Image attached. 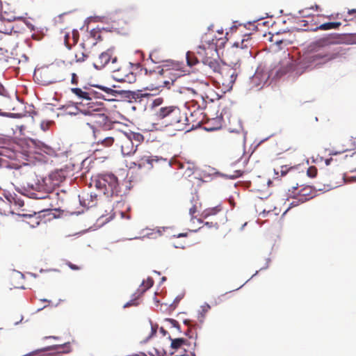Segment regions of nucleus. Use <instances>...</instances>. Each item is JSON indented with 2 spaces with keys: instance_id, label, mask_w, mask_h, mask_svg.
<instances>
[{
  "instance_id": "1",
  "label": "nucleus",
  "mask_w": 356,
  "mask_h": 356,
  "mask_svg": "<svg viewBox=\"0 0 356 356\" xmlns=\"http://www.w3.org/2000/svg\"><path fill=\"white\" fill-rule=\"evenodd\" d=\"M93 182L95 188L108 197L118 195L120 192L118 178L113 173L99 175Z\"/></svg>"
},
{
  "instance_id": "2",
  "label": "nucleus",
  "mask_w": 356,
  "mask_h": 356,
  "mask_svg": "<svg viewBox=\"0 0 356 356\" xmlns=\"http://www.w3.org/2000/svg\"><path fill=\"white\" fill-rule=\"evenodd\" d=\"M90 86L99 88L113 97H119L122 100L127 101L129 103L136 102L145 96V94L140 93V90L131 91L129 90H114L112 88L106 87L99 84H90Z\"/></svg>"
},
{
  "instance_id": "3",
  "label": "nucleus",
  "mask_w": 356,
  "mask_h": 356,
  "mask_svg": "<svg viewBox=\"0 0 356 356\" xmlns=\"http://www.w3.org/2000/svg\"><path fill=\"white\" fill-rule=\"evenodd\" d=\"M337 58L336 54H328L327 52H317L309 56L307 59L311 66H318L326 63L327 61Z\"/></svg>"
},
{
  "instance_id": "4",
  "label": "nucleus",
  "mask_w": 356,
  "mask_h": 356,
  "mask_svg": "<svg viewBox=\"0 0 356 356\" xmlns=\"http://www.w3.org/2000/svg\"><path fill=\"white\" fill-rule=\"evenodd\" d=\"M167 163L168 166H171V161H168L167 159L159 157L157 156H144L138 161V168H146L151 170L154 167V163Z\"/></svg>"
},
{
  "instance_id": "5",
  "label": "nucleus",
  "mask_w": 356,
  "mask_h": 356,
  "mask_svg": "<svg viewBox=\"0 0 356 356\" xmlns=\"http://www.w3.org/2000/svg\"><path fill=\"white\" fill-rule=\"evenodd\" d=\"M156 115L159 119L174 116L176 117L175 122H180L181 121L179 109L173 106L161 107L156 112Z\"/></svg>"
},
{
  "instance_id": "6",
  "label": "nucleus",
  "mask_w": 356,
  "mask_h": 356,
  "mask_svg": "<svg viewBox=\"0 0 356 356\" xmlns=\"http://www.w3.org/2000/svg\"><path fill=\"white\" fill-rule=\"evenodd\" d=\"M54 175H51L49 178H42L38 180L35 184H31L30 187L38 193H44L48 194L51 192V180Z\"/></svg>"
},
{
  "instance_id": "7",
  "label": "nucleus",
  "mask_w": 356,
  "mask_h": 356,
  "mask_svg": "<svg viewBox=\"0 0 356 356\" xmlns=\"http://www.w3.org/2000/svg\"><path fill=\"white\" fill-rule=\"evenodd\" d=\"M296 65L293 60L290 58L283 60L281 67L276 71L275 76L281 77L289 72L295 70Z\"/></svg>"
},
{
  "instance_id": "8",
  "label": "nucleus",
  "mask_w": 356,
  "mask_h": 356,
  "mask_svg": "<svg viewBox=\"0 0 356 356\" xmlns=\"http://www.w3.org/2000/svg\"><path fill=\"white\" fill-rule=\"evenodd\" d=\"M81 103H75L74 111H70L67 112V115H76L78 113H81L84 115H88L93 117L95 113V111L99 110L101 107L93 108V106H88V108L86 109H81L78 107L79 104Z\"/></svg>"
},
{
  "instance_id": "9",
  "label": "nucleus",
  "mask_w": 356,
  "mask_h": 356,
  "mask_svg": "<svg viewBox=\"0 0 356 356\" xmlns=\"http://www.w3.org/2000/svg\"><path fill=\"white\" fill-rule=\"evenodd\" d=\"M240 63L239 60L233 63V66L231 69L227 71V75L229 76L228 86L229 88H232L233 84L235 83L236 78L239 72Z\"/></svg>"
},
{
  "instance_id": "10",
  "label": "nucleus",
  "mask_w": 356,
  "mask_h": 356,
  "mask_svg": "<svg viewBox=\"0 0 356 356\" xmlns=\"http://www.w3.org/2000/svg\"><path fill=\"white\" fill-rule=\"evenodd\" d=\"M223 118H227L229 120V122L231 124L232 120H231V114L227 108H223L220 116L217 118L215 120L218 122V125L215 127H206L204 129L208 131H212L214 130L219 129L221 127V122L223 119Z\"/></svg>"
},
{
  "instance_id": "11",
  "label": "nucleus",
  "mask_w": 356,
  "mask_h": 356,
  "mask_svg": "<svg viewBox=\"0 0 356 356\" xmlns=\"http://www.w3.org/2000/svg\"><path fill=\"white\" fill-rule=\"evenodd\" d=\"M250 41L249 39H243L240 42H235L232 44V48H236L237 54H241V51L245 50V54L251 55V51L248 49Z\"/></svg>"
},
{
  "instance_id": "12",
  "label": "nucleus",
  "mask_w": 356,
  "mask_h": 356,
  "mask_svg": "<svg viewBox=\"0 0 356 356\" xmlns=\"http://www.w3.org/2000/svg\"><path fill=\"white\" fill-rule=\"evenodd\" d=\"M202 63L205 65H208L213 72H218L219 70V63L214 58L206 56L202 58Z\"/></svg>"
},
{
  "instance_id": "13",
  "label": "nucleus",
  "mask_w": 356,
  "mask_h": 356,
  "mask_svg": "<svg viewBox=\"0 0 356 356\" xmlns=\"http://www.w3.org/2000/svg\"><path fill=\"white\" fill-rule=\"evenodd\" d=\"M93 120L95 123L99 125H105L108 122V116L104 113H95L92 117Z\"/></svg>"
},
{
  "instance_id": "14",
  "label": "nucleus",
  "mask_w": 356,
  "mask_h": 356,
  "mask_svg": "<svg viewBox=\"0 0 356 356\" xmlns=\"http://www.w3.org/2000/svg\"><path fill=\"white\" fill-rule=\"evenodd\" d=\"M168 339L171 341V348L175 350L179 349L181 346L186 344L187 342V340L184 338L172 339L170 335Z\"/></svg>"
},
{
  "instance_id": "15",
  "label": "nucleus",
  "mask_w": 356,
  "mask_h": 356,
  "mask_svg": "<svg viewBox=\"0 0 356 356\" xmlns=\"http://www.w3.org/2000/svg\"><path fill=\"white\" fill-rule=\"evenodd\" d=\"M71 91L73 94L76 95L78 97L86 99V100H91L92 97L90 96V92H87L85 91H83L79 88H71Z\"/></svg>"
},
{
  "instance_id": "16",
  "label": "nucleus",
  "mask_w": 356,
  "mask_h": 356,
  "mask_svg": "<svg viewBox=\"0 0 356 356\" xmlns=\"http://www.w3.org/2000/svg\"><path fill=\"white\" fill-rule=\"evenodd\" d=\"M341 23L339 22H330L321 24L317 29L321 30L337 29Z\"/></svg>"
},
{
  "instance_id": "17",
  "label": "nucleus",
  "mask_w": 356,
  "mask_h": 356,
  "mask_svg": "<svg viewBox=\"0 0 356 356\" xmlns=\"http://www.w3.org/2000/svg\"><path fill=\"white\" fill-rule=\"evenodd\" d=\"M111 51L110 49L102 53L99 56V60L102 67H104L111 58Z\"/></svg>"
},
{
  "instance_id": "18",
  "label": "nucleus",
  "mask_w": 356,
  "mask_h": 356,
  "mask_svg": "<svg viewBox=\"0 0 356 356\" xmlns=\"http://www.w3.org/2000/svg\"><path fill=\"white\" fill-rule=\"evenodd\" d=\"M15 195V193H11L9 191H4L2 193V196H0V201L6 202L3 199V197L8 204H13Z\"/></svg>"
},
{
  "instance_id": "19",
  "label": "nucleus",
  "mask_w": 356,
  "mask_h": 356,
  "mask_svg": "<svg viewBox=\"0 0 356 356\" xmlns=\"http://www.w3.org/2000/svg\"><path fill=\"white\" fill-rule=\"evenodd\" d=\"M143 294H140V293L138 291L136 293L133 294V298L125 303L123 306L124 308H127L131 306H137L138 305V302H137V299L142 296Z\"/></svg>"
},
{
  "instance_id": "20",
  "label": "nucleus",
  "mask_w": 356,
  "mask_h": 356,
  "mask_svg": "<svg viewBox=\"0 0 356 356\" xmlns=\"http://www.w3.org/2000/svg\"><path fill=\"white\" fill-rule=\"evenodd\" d=\"M150 356H169L167 351L163 348L159 349L154 348L149 352Z\"/></svg>"
},
{
  "instance_id": "21",
  "label": "nucleus",
  "mask_w": 356,
  "mask_h": 356,
  "mask_svg": "<svg viewBox=\"0 0 356 356\" xmlns=\"http://www.w3.org/2000/svg\"><path fill=\"white\" fill-rule=\"evenodd\" d=\"M232 120L236 121L238 123V127H234V128L229 127V131L230 133L238 134L241 131H243V126H242V122H241V120L236 119V118H234V119H232Z\"/></svg>"
},
{
  "instance_id": "22",
  "label": "nucleus",
  "mask_w": 356,
  "mask_h": 356,
  "mask_svg": "<svg viewBox=\"0 0 356 356\" xmlns=\"http://www.w3.org/2000/svg\"><path fill=\"white\" fill-rule=\"evenodd\" d=\"M210 305L207 303H204V305L201 306V311H199L198 313V318L201 322L203 321L204 314L210 309Z\"/></svg>"
},
{
  "instance_id": "23",
  "label": "nucleus",
  "mask_w": 356,
  "mask_h": 356,
  "mask_svg": "<svg viewBox=\"0 0 356 356\" xmlns=\"http://www.w3.org/2000/svg\"><path fill=\"white\" fill-rule=\"evenodd\" d=\"M187 64L189 66H193L197 63V59L194 56H191V53L188 51L186 55Z\"/></svg>"
},
{
  "instance_id": "24",
  "label": "nucleus",
  "mask_w": 356,
  "mask_h": 356,
  "mask_svg": "<svg viewBox=\"0 0 356 356\" xmlns=\"http://www.w3.org/2000/svg\"><path fill=\"white\" fill-rule=\"evenodd\" d=\"M218 174L219 175H220L221 177H226L227 179H235L241 176L242 173L240 170H236L234 172V175H225V174H222V173H220V172H218Z\"/></svg>"
},
{
  "instance_id": "25",
  "label": "nucleus",
  "mask_w": 356,
  "mask_h": 356,
  "mask_svg": "<svg viewBox=\"0 0 356 356\" xmlns=\"http://www.w3.org/2000/svg\"><path fill=\"white\" fill-rule=\"evenodd\" d=\"M90 95H93L97 99H104L105 101H109V102L110 101L111 102V101H115V99H106V98H105V97L102 94H101L100 92H99L97 91L93 90L90 92Z\"/></svg>"
},
{
  "instance_id": "26",
  "label": "nucleus",
  "mask_w": 356,
  "mask_h": 356,
  "mask_svg": "<svg viewBox=\"0 0 356 356\" xmlns=\"http://www.w3.org/2000/svg\"><path fill=\"white\" fill-rule=\"evenodd\" d=\"M298 195L300 197L297 199V200L300 201V204L304 203L309 200V199L312 198V196L310 197H307V195H309L308 193H303V190H301L300 193H298Z\"/></svg>"
},
{
  "instance_id": "27",
  "label": "nucleus",
  "mask_w": 356,
  "mask_h": 356,
  "mask_svg": "<svg viewBox=\"0 0 356 356\" xmlns=\"http://www.w3.org/2000/svg\"><path fill=\"white\" fill-rule=\"evenodd\" d=\"M88 106H93V108L101 107L99 110L95 111V113H99L105 110L104 107V103L102 102H89L87 104Z\"/></svg>"
},
{
  "instance_id": "28",
  "label": "nucleus",
  "mask_w": 356,
  "mask_h": 356,
  "mask_svg": "<svg viewBox=\"0 0 356 356\" xmlns=\"http://www.w3.org/2000/svg\"><path fill=\"white\" fill-rule=\"evenodd\" d=\"M154 284V280L152 277H148L147 280V285L143 289H138V291L140 293V294H143L148 289L152 287Z\"/></svg>"
},
{
  "instance_id": "29",
  "label": "nucleus",
  "mask_w": 356,
  "mask_h": 356,
  "mask_svg": "<svg viewBox=\"0 0 356 356\" xmlns=\"http://www.w3.org/2000/svg\"><path fill=\"white\" fill-rule=\"evenodd\" d=\"M24 202L22 197L16 194L13 204H14L15 207H17L18 208H20L24 206Z\"/></svg>"
},
{
  "instance_id": "30",
  "label": "nucleus",
  "mask_w": 356,
  "mask_h": 356,
  "mask_svg": "<svg viewBox=\"0 0 356 356\" xmlns=\"http://www.w3.org/2000/svg\"><path fill=\"white\" fill-rule=\"evenodd\" d=\"M307 175L308 177H309L311 178L315 177L317 175L316 168L314 166L309 167L307 171Z\"/></svg>"
},
{
  "instance_id": "31",
  "label": "nucleus",
  "mask_w": 356,
  "mask_h": 356,
  "mask_svg": "<svg viewBox=\"0 0 356 356\" xmlns=\"http://www.w3.org/2000/svg\"><path fill=\"white\" fill-rule=\"evenodd\" d=\"M170 118H171V120L168 122V125H171V126H173L175 127L177 129H179V130H182L184 128L183 127H181L180 126L178 125V124L179 122H175L176 121V117H174V116H170Z\"/></svg>"
},
{
  "instance_id": "32",
  "label": "nucleus",
  "mask_w": 356,
  "mask_h": 356,
  "mask_svg": "<svg viewBox=\"0 0 356 356\" xmlns=\"http://www.w3.org/2000/svg\"><path fill=\"white\" fill-rule=\"evenodd\" d=\"M48 197V194H45L44 193H32L31 197L37 200H42L45 199Z\"/></svg>"
},
{
  "instance_id": "33",
  "label": "nucleus",
  "mask_w": 356,
  "mask_h": 356,
  "mask_svg": "<svg viewBox=\"0 0 356 356\" xmlns=\"http://www.w3.org/2000/svg\"><path fill=\"white\" fill-rule=\"evenodd\" d=\"M165 321L170 323V324L172 325V327H174L177 329V330L181 332L180 325L179 323L172 318H166Z\"/></svg>"
},
{
  "instance_id": "34",
  "label": "nucleus",
  "mask_w": 356,
  "mask_h": 356,
  "mask_svg": "<svg viewBox=\"0 0 356 356\" xmlns=\"http://www.w3.org/2000/svg\"><path fill=\"white\" fill-rule=\"evenodd\" d=\"M113 141L114 140L112 137H107L102 140V144L106 147H108L113 144Z\"/></svg>"
},
{
  "instance_id": "35",
  "label": "nucleus",
  "mask_w": 356,
  "mask_h": 356,
  "mask_svg": "<svg viewBox=\"0 0 356 356\" xmlns=\"http://www.w3.org/2000/svg\"><path fill=\"white\" fill-rule=\"evenodd\" d=\"M218 211V209L217 207H214L209 211H205L202 216L204 218H207V216H209V215H213V214H216L217 212Z\"/></svg>"
},
{
  "instance_id": "36",
  "label": "nucleus",
  "mask_w": 356,
  "mask_h": 356,
  "mask_svg": "<svg viewBox=\"0 0 356 356\" xmlns=\"http://www.w3.org/2000/svg\"><path fill=\"white\" fill-rule=\"evenodd\" d=\"M183 298V296H177L173 302L172 304L170 305V307L172 308V309H175L177 307V305H178V303L179 302V301L182 299Z\"/></svg>"
},
{
  "instance_id": "37",
  "label": "nucleus",
  "mask_w": 356,
  "mask_h": 356,
  "mask_svg": "<svg viewBox=\"0 0 356 356\" xmlns=\"http://www.w3.org/2000/svg\"><path fill=\"white\" fill-rule=\"evenodd\" d=\"M75 103L70 102L66 104L61 105L60 107L58 108V110H65L68 109L70 108H74Z\"/></svg>"
},
{
  "instance_id": "38",
  "label": "nucleus",
  "mask_w": 356,
  "mask_h": 356,
  "mask_svg": "<svg viewBox=\"0 0 356 356\" xmlns=\"http://www.w3.org/2000/svg\"><path fill=\"white\" fill-rule=\"evenodd\" d=\"M205 51H206V47L204 46V45H200L198 47H197V54L200 55V56L203 58H204V55L205 54Z\"/></svg>"
},
{
  "instance_id": "39",
  "label": "nucleus",
  "mask_w": 356,
  "mask_h": 356,
  "mask_svg": "<svg viewBox=\"0 0 356 356\" xmlns=\"http://www.w3.org/2000/svg\"><path fill=\"white\" fill-rule=\"evenodd\" d=\"M300 204V201L298 200H294L293 202H291L289 207L287 208V209L284 211V213H283V215L286 214L291 208L293 207H296L297 206H298Z\"/></svg>"
},
{
  "instance_id": "40",
  "label": "nucleus",
  "mask_w": 356,
  "mask_h": 356,
  "mask_svg": "<svg viewBox=\"0 0 356 356\" xmlns=\"http://www.w3.org/2000/svg\"><path fill=\"white\" fill-rule=\"evenodd\" d=\"M22 114L21 113H7L6 118H21L22 117Z\"/></svg>"
},
{
  "instance_id": "41",
  "label": "nucleus",
  "mask_w": 356,
  "mask_h": 356,
  "mask_svg": "<svg viewBox=\"0 0 356 356\" xmlns=\"http://www.w3.org/2000/svg\"><path fill=\"white\" fill-rule=\"evenodd\" d=\"M0 95L3 97L8 96V92L5 87L0 83Z\"/></svg>"
},
{
  "instance_id": "42",
  "label": "nucleus",
  "mask_w": 356,
  "mask_h": 356,
  "mask_svg": "<svg viewBox=\"0 0 356 356\" xmlns=\"http://www.w3.org/2000/svg\"><path fill=\"white\" fill-rule=\"evenodd\" d=\"M98 33V31H97L95 29H92L90 31V35L94 38L95 39H100L101 36L100 35H97V33Z\"/></svg>"
},
{
  "instance_id": "43",
  "label": "nucleus",
  "mask_w": 356,
  "mask_h": 356,
  "mask_svg": "<svg viewBox=\"0 0 356 356\" xmlns=\"http://www.w3.org/2000/svg\"><path fill=\"white\" fill-rule=\"evenodd\" d=\"M143 136L140 134H134V139L136 141H138V143H140V141L143 140Z\"/></svg>"
},
{
  "instance_id": "44",
  "label": "nucleus",
  "mask_w": 356,
  "mask_h": 356,
  "mask_svg": "<svg viewBox=\"0 0 356 356\" xmlns=\"http://www.w3.org/2000/svg\"><path fill=\"white\" fill-rule=\"evenodd\" d=\"M17 215L20 217H24V218H32L33 216H35L36 215V212H33L32 213H17Z\"/></svg>"
},
{
  "instance_id": "45",
  "label": "nucleus",
  "mask_w": 356,
  "mask_h": 356,
  "mask_svg": "<svg viewBox=\"0 0 356 356\" xmlns=\"http://www.w3.org/2000/svg\"><path fill=\"white\" fill-rule=\"evenodd\" d=\"M163 100L161 98H156V99H154L152 102V106L155 107V106H159V105L161 104Z\"/></svg>"
},
{
  "instance_id": "46",
  "label": "nucleus",
  "mask_w": 356,
  "mask_h": 356,
  "mask_svg": "<svg viewBox=\"0 0 356 356\" xmlns=\"http://www.w3.org/2000/svg\"><path fill=\"white\" fill-rule=\"evenodd\" d=\"M71 83L74 85H76L78 83V77L75 73L72 74Z\"/></svg>"
},
{
  "instance_id": "47",
  "label": "nucleus",
  "mask_w": 356,
  "mask_h": 356,
  "mask_svg": "<svg viewBox=\"0 0 356 356\" xmlns=\"http://www.w3.org/2000/svg\"><path fill=\"white\" fill-rule=\"evenodd\" d=\"M197 211V207L196 205H193L190 209H189V213L191 216V219L193 220L194 218L193 214L196 213Z\"/></svg>"
},
{
  "instance_id": "48",
  "label": "nucleus",
  "mask_w": 356,
  "mask_h": 356,
  "mask_svg": "<svg viewBox=\"0 0 356 356\" xmlns=\"http://www.w3.org/2000/svg\"><path fill=\"white\" fill-rule=\"evenodd\" d=\"M174 81H175L174 79H172L171 81H163V87H166L168 88H170V85L173 84Z\"/></svg>"
},
{
  "instance_id": "49",
  "label": "nucleus",
  "mask_w": 356,
  "mask_h": 356,
  "mask_svg": "<svg viewBox=\"0 0 356 356\" xmlns=\"http://www.w3.org/2000/svg\"><path fill=\"white\" fill-rule=\"evenodd\" d=\"M67 266H68L70 267V269H72V270H79V269H80V268H79L78 266H76V265H75V264H72L71 262H68V263H67Z\"/></svg>"
},
{
  "instance_id": "50",
  "label": "nucleus",
  "mask_w": 356,
  "mask_h": 356,
  "mask_svg": "<svg viewBox=\"0 0 356 356\" xmlns=\"http://www.w3.org/2000/svg\"><path fill=\"white\" fill-rule=\"evenodd\" d=\"M343 180L345 182L356 181V177H350L348 179L343 177Z\"/></svg>"
},
{
  "instance_id": "51",
  "label": "nucleus",
  "mask_w": 356,
  "mask_h": 356,
  "mask_svg": "<svg viewBox=\"0 0 356 356\" xmlns=\"http://www.w3.org/2000/svg\"><path fill=\"white\" fill-rule=\"evenodd\" d=\"M156 330H157V326L154 327L153 325H152L151 334L149 336V338L152 337L154 334H155L156 332Z\"/></svg>"
},
{
  "instance_id": "52",
  "label": "nucleus",
  "mask_w": 356,
  "mask_h": 356,
  "mask_svg": "<svg viewBox=\"0 0 356 356\" xmlns=\"http://www.w3.org/2000/svg\"><path fill=\"white\" fill-rule=\"evenodd\" d=\"M25 24L26 25V26L30 29L31 30H34L35 29V26L29 22H25Z\"/></svg>"
},
{
  "instance_id": "53",
  "label": "nucleus",
  "mask_w": 356,
  "mask_h": 356,
  "mask_svg": "<svg viewBox=\"0 0 356 356\" xmlns=\"http://www.w3.org/2000/svg\"><path fill=\"white\" fill-rule=\"evenodd\" d=\"M86 57H87V56H86L85 54L82 53V57L77 58V59H76V61H77V62H81V61H83V60H84V58H85Z\"/></svg>"
},
{
  "instance_id": "54",
  "label": "nucleus",
  "mask_w": 356,
  "mask_h": 356,
  "mask_svg": "<svg viewBox=\"0 0 356 356\" xmlns=\"http://www.w3.org/2000/svg\"><path fill=\"white\" fill-rule=\"evenodd\" d=\"M160 332L163 335V336H165L166 334H168V332L163 327H160Z\"/></svg>"
},
{
  "instance_id": "55",
  "label": "nucleus",
  "mask_w": 356,
  "mask_h": 356,
  "mask_svg": "<svg viewBox=\"0 0 356 356\" xmlns=\"http://www.w3.org/2000/svg\"><path fill=\"white\" fill-rule=\"evenodd\" d=\"M168 227H159L158 228V230H157V232L159 234V236L161 235V229H162L163 231H165L166 229H168Z\"/></svg>"
},
{
  "instance_id": "56",
  "label": "nucleus",
  "mask_w": 356,
  "mask_h": 356,
  "mask_svg": "<svg viewBox=\"0 0 356 356\" xmlns=\"http://www.w3.org/2000/svg\"><path fill=\"white\" fill-rule=\"evenodd\" d=\"M270 262V259H268L266 261V265L259 269V270H262L266 269L268 267V263Z\"/></svg>"
},
{
  "instance_id": "57",
  "label": "nucleus",
  "mask_w": 356,
  "mask_h": 356,
  "mask_svg": "<svg viewBox=\"0 0 356 356\" xmlns=\"http://www.w3.org/2000/svg\"><path fill=\"white\" fill-rule=\"evenodd\" d=\"M93 66H94V67H95V69H97V70H101V69H102V68H103V67H102V65H97V63H94V64H93Z\"/></svg>"
},
{
  "instance_id": "58",
  "label": "nucleus",
  "mask_w": 356,
  "mask_h": 356,
  "mask_svg": "<svg viewBox=\"0 0 356 356\" xmlns=\"http://www.w3.org/2000/svg\"><path fill=\"white\" fill-rule=\"evenodd\" d=\"M348 13L349 15L355 14V13H356V9L348 10Z\"/></svg>"
},
{
  "instance_id": "59",
  "label": "nucleus",
  "mask_w": 356,
  "mask_h": 356,
  "mask_svg": "<svg viewBox=\"0 0 356 356\" xmlns=\"http://www.w3.org/2000/svg\"><path fill=\"white\" fill-rule=\"evenodd\" d=\"M283 42V40H277L275 41V44L277 45H280Z\"/></svg>"
},
{
  "instance_id": "60",
  "label": "nucleus",
  "mask_w": 356,
  "mask_h": 356,
  "mask_svg": "<svg viewBox=\"0 0 356 356\" xmlns=\"http://www.w3.org/2000/svg\"><path fill=\"white\" fill-rule=\"evenodd\" d=\"M332 161V159H327L325 161L326 165H329L331 163V161Z\"/></svg>"
},
{
  "instance_id": "61",
  "label": "nucleus",
  "mask_w": 356,
  "mask_h": 356,
  "mask_svg": "<svg viewBox=\"0 0 356 356\" xmlns=\"http://www.w3.org/2000/svg\"><path fill=\"white\" fill-rule=\"evenodd\" d=\"M187 236L186 233H180L177 235V238L185 237Z\"/></svg>"
},
{
  "instance_id": "62",
  "label": "nucleus",
  "mask_w": 356,
  "mask_h": 356,
  "mask_svg": "<svg viewBox=\"0 0 356 356\" xmlns=\"http://www.w3.org/2000/svg\"><path fill=\"white\" fill-rule=\"evenodd\" d=\"M269 211H266V210H264L262 212L260 213V215L263 217H265L267 213H268Z\"/></svg>"
},
{
  "instance_id": "63",
  "label": "nucleus",
  "mask_w": 356,
  "mask_h": 356,
  "mask_svg": "<svg viewBox=\"0 0 356 356\" xmlns=\"http://www.w3.org/2000/svg\"><path fill=\"white\" fill-rule=\"evenodd\" d=\"M303 193H308L309 194V192L308 191H311V188L310 187H307V188H304L303 189Z\"/></svg>"
},
{
  "instance_id": "64",
  "label": "nucleus",
  "mask_w": 356,
  "mask_h": 356,
  "mask_svg": "<svg viewBox=\"0 0 356 356\" xmlns=\"http://www.w3.org/2000/svg\"><path fill=\"white\" fill-rule=\"evenodd\" d=\"M6 115H7V113L6 112H3L1 110H0V116L6 117Z\"/></svg>"
}]
</instances>
